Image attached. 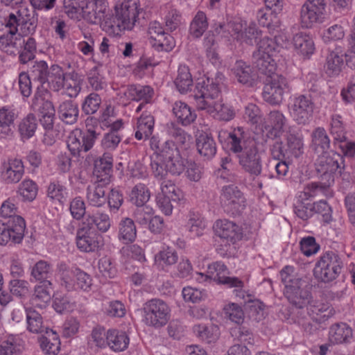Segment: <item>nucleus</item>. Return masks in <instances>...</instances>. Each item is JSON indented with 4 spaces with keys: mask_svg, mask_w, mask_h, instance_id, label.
<instances>
[{
    "mask_svg": "<svg viewBox=\"0 0 355 355\" xmlns=\"http://www.w3.org/2000/svg\"><path fill=\"white\" fill-rule=\"evenodd\" d=\"M3 25L6 31L0 35V49L8 55H16L21 45L18 27L22 21V14L27 13V7L20 5L17 8L3 11Z\"/></svg>",
    "mask_w": 355,
    "mask_h": 355,
    "instance_id": "f257e3e1",
    "label": "nucleus"
},
{
    "mask_svg": "<svg viewBox=\"0 0 355 355\" xmlns=\"http://www.w3.org/2000/svg\"><path fill=\"white\" fill-rule=\"evenodd\" d=\"M85 125L87 130L85 133L80 129H76L71 132L67 137V148L73 157H83V154L92 148L99 135L95 130L98 125L97 119L87 117Z\"/></svg>",
    "mask_w": 355,
    "mask_h": 355,
    "instance_id": "f03ea898",
    "label": "nucleus"
},
{
    "mask_svg": "<svg viewBox=\"0 0 355 355\" xmlns=\"http://www.w3.org/2000/svg\"><path fill=\"white\" fill-rule=\"evenodd\" d=\"M114 10L110 28L113 34L118 35L123 31L133 29L141 8L139 0H121L116 4Z\"/></svg>",
    "mask_w": 355,
    "mask_h": 355,
    "instance_id": "7ed1b4c3",
    "label": "nucleus"
},
{
    "mask_svg": "<svg viewBox=\"0 0 355 355\" xmlns=\"http://www.w3.org/2000/svg\"><path fill=\"white\" fill-rule=\"evenodd\" d=\"M219 200L223 211L232 217L241 216L248 205L244 193L234 184L222 187Z\"/></svg>",
    "mask_w": 355,
    "mask_h": 355,
    "instance_id": "20e7f679",
    "label": "nucleus"
},
{
    "mask_svg": "<svg viewBox=\"0 0 355 355\" xmlns=\"http://www.w3.org/2000/svg\"><path fill=\"white\" fill-rule=\"evenodd\" d=\"M171 308L164 300L153 298L148 300L143 306V322L155 329L164 327L171 318Z\"/></svg>",
    "mask_w": 355,
    "mask_h": 355,
    "instance_id": "39448f33",
    "label": "nucleus"
},
{
    "mask_svg": "<svg viewBox=\"0 0 355 355\" xmlns=\"http://www.w3.org/2000/svg\"><path fill=\"white\" fill-rule=\"evenodd\" d=\"M306 316L297 315L295 322L306 331L311 333L313 328L311 320L316 323L326 321L334 314V310L330 304L324 300H311L306 306Z\"/></svg>",
    "mask_w": 355,
    "mask_h": 355,
    "instance_id": "423d86ee",
    "label": "nucleus"
},
{
    "mask_svg": "<svg viewBox=\"0 0 355 355\" xmlns=\"http://www.w3.org/2000/svg\"><path fill=\"white\" fill-rule=\"evenodd\" d=\"M325 0H306L301 6L299 24L302 28L311 29L324 22L327 18Z\"/></svg>",
    "mask_w": 355,
    "mask_h": 355,
    "instance_id": "0eeeda50",
    "label": "nucleus"
},
{
    "mask_svg": "<svg viewBox=\"0 0 355 355\" xmlns=\"http://www.w3.org/2000/svg\"><path fill=\"white\" fill-rule=\"evenodd\" d=\"M342 266L340 257L332 251H327L320 256L314 273L322 282H329L337 278L341 272Z\"/></svg>",
    "mask_w": 355,
    "mask_h": 355,
    "instance_id": "6e6552de",
    "label": "nucleus"
},
{
    "mask_svg": "<svg viewBox=\"0 0 355 355\" xmlns=\"http://www.w3.org/2000/svg\"><path fill=\"white\" fill-rule=\"evenodd\" d=\"M194 94L196 107L201 110H212L215 99L219 96L220 89L218 83L209 78L202 79L196 85Z\"/></svg>",
    "mask_w": 355,
    "mask_h": 355,
    "instance_id": "1a4fd4ad",
    "label": "nucleus"
},
{
    "mask_svg": "<svg viewBox=\"0 0 355 355\" xmlns=\"http://www.w3.org/2000/svg\"><path fill=\"white\" fill-rule=\"evenodd\" d=\"M215 235L228 245H235L241 241L245 234L242 225L227 218L218 219L213 226Z\"/></svg>",
    "mask_w": 355,
    "mask_h": 355,
    "instance_id": "9d476101",
    "label": "nucleus"
},
{
    "mask_svg": "<svg viewBox=\"0 0 355 355\" xmlns=\"http://www.w3.org/2000/svg\"><path fill=\"white\" fill-rule=\"evenodd\" d=\"M290 90L288 79L282 75H275L263 86L262 97L270 105H277L282 103L284 93Z\"/></svg>",
    "mask_w": 355,
    "mask_h": 355,
    "instance_id": "9b49d317",
    "label": "nucleus"
},
{
    "mask_svg": "<svg viewBox=\"0 0 355 355\" xmlns=\"http://www.w3.org/2000/svg\"><path fill=\"white\" fill-rule=\"evenodd\" d=\"M162 156L169 173L180 175L185 169V160L175 142L168 140L161 143Z\"/></svg>",
    "mask_w": 355,
    "mask_h": 355,
    "instance_id": "f8f14e48",
    "label": "nucleus"
},
{
    "mask_svg": "<svg viewBox=\"0 0 355 355\" xmlns=\"http://www.w3.org/2000/svg\"><path fill=\"white\" fill-rule=\"evenodd\" d=\"M76 243L81 252H93L103 246V239L96 230H92L81 224L76 232Z\"/></svg>",
    "mask_w": 355,
    "mask_h": 355,
    "instance_id": "ddd939ff",
    "label": "nucleus"
},
{
    "mask_svg": "<svg viewBox=\"0 0 355 355\" xmlns=\"http://www.w3.org/2000/svg\"><path fill=\"white\" fill-rule=\"evenodd\" d=\"M314 103L311 96L299 94L293 98L291 114L298 124H306L313 116Z\"/></svg>",
    "mask_w": 355,
    "mask_h": 355,
    "instance_id": "4468645a",
    "label": "nucleus"
},
{
    "mask_svg": "<svg viewBox=\"0 0 355 355\" xmlns=\"http://www.w3.org/2000/svg\"><path fill=\"white\" fill-rule=\"evenodd\" d=\"M207 277L219 284L226 285L229 288H242L244 283L239 278L229 277L227 267L221 261H216L208 266Z\"/></svg>",
    "mask_w": 355,
    "mask_h": 355,
    "instance_id": "2eb2a0df",
    "label": "nucleus"
},
{
    "mask_svg": "<svg viewBox=\"0 0 355 355\" xmlns=\"http://www.w3.org/2000/svg\"><path fill=\"white\" fill-rule=\"evenodd\" d=\"M236 157L239 164L245 172L254 177H257L261 174L262 171L261 159L255 144L238 154Z\"/></svg>",
    "mask_w": 355,
    "mask_h": 355,
    "instance_id": "dca6fc26",
    "label": "nucleus"
},
{
    "mask_svg": "<svg viewBox=\"0 0 355 355\" xmlns=\"http://www.w3.org/2000/svg\"><path fill=\"white\" fill-rule=\"evenodd\" d=\"M315 169L322 181L334 184L335 174L339 168L338 159L328 152L322 153L315 162Z\"/></svg>",
    "mask_w": 355,
    "mask_h": 355,
    "instance_id": "f3484780",
    "label": "nucleus"
},
{
    "mask_svg": "<svg viewBox=\"0 0 355 355\" xmlns=\"http://www.w3.org/2000/svg\"><path fill=\"white\" fill-rule=\"evenodd\" d=\"M24 174V166L21 159L17 158L8 159L1 166L0 178L1 181L7 184L19 182Z\"/></svg>",
    "mask_w": 355,
    "mask_h": 355,
    "instance_id": "a211bd4d",
    "label": "nucleus"
},
{
    "mask_svg": "<svg viewBox=\"0 0 355 355\" xmlns=\"http://www.w3.org/2000/svg\"><path fill=\"white\" fill-rule=\"evenodd\" d=\"M150 147L154 151L150 162L152 174L157 180H164L169 171L162 156L160 140L152 137L150 139Z\"/></svg>",
    "mask_w": 355,
    "mask_h": 355,
    "instance_id": "6ab92c4d",
    "label": "nucleus"
},
{
    "mask_svg": "<svg viewBox=\"0 0 355 355\" xmlns=\"http://www.w3.org/2000/svg\"><path fill=\"white\" fill-rule=\"evenodd\" d=\"M230 150L236 155L255 144L243 128L238 127L230 132L227 138Z\"/></svg>",
    "mask_w": 355,
    "mask_h": 355,
    "instance_id": "aec40b11",
    "label": "nucleus"
},
{
    "mask_svg": "<svg viewBox=\"0 0 355 355\" xmlns=\"http://www.w3.org/2000/svg\"><path fill=\"white\" fill-rule=\"evenodd\" d=\"M231 71L234 78L246 87H252L258 83L257 73L250 64L243 60H237Z\"/></svg>",
    "mask_w": 355,
    "mask_h": 355,
    "instance_id": "412c9836",
    "label": "nucleus"
},
{
    "mask_svg": "<svg viewBox=\"0 0 355 355\" xmlns=\"http://www.w3.org/2000/svg\"><path fill=\"white\" fill-rule=\"evenodd\" d=\"M353 339V329L346 322H336L329 328L328 341L331 345L351 343Z\"/></svg>",
    "mask_w": 355,
    "mask_h": 355,
    "instance_id": "4be33fe9",
    "label": "nucleus"
},
{
    "mask_svg": "<svg viewBox=\"0 0 355 355\" xmlns=\"http://www.w3.org/2000/svg\"><path fill=\"white\" fill-rule=\"evenodd\" d=\"M294 49L304 59H309L314 53L315 47L311 35L304 32H298L292 39Z\"/></svg>",
    "mask_w": 355,
    "mask_h": 355,
    "instance_id": "5701e85b",
    "label": "nucleus"
},
{
    "mask_svg": "<svg viewBox=\"0 0 355 355\" xmlns=\"http://www.w3.org/2000/svg\"><path fill=\"white\" fill-rule=\"evenodd\" d=\"M128 96L135 101H142L137 107L136 113L140 112L147 104L152 102L154 89L148 85H132L128 88Z\"/></svg>",
    "mask_w": 355,
    "mask_h": 355,
    "instance_id": "b1692460",
    "label": "nucleus"
},
{
    "mask_svg": "<svg viewBox=\"0 0 355 355\" xmlns=\"http://www.w3.org/2000/svg\"><path fill=\"white\" fill-rule=\"evenodd\" d=\"M154 125V116L150 112L144 110L140 116L137 118L134 127L135 138L139 141L148 139L153 134Z\"/></svg>",
    "mask_w": 355,
    "mask_h": 355,
    "instance_id": "393cba45",
    "label": "nucleus"
},
{
    "mask_svg": "<svg viewBox=\"0 0 355 355\" xmlns=\"http://www.w3.org/2000/svg\"><path fill=\"white\" fill-rule=\"evenodd\" d=\"M172 112L177 122L184 127L190 125L197 119L196 110L182 101H177L173 103Z\"/></svg>",
    "mask_w": 355,
    "mask_h": 355,
    "instance_id": "a878e982",
    "label": "nucleus"
},
{
    "mask_svg": "<svg viewBox=\"0 0 355 355\" xmlns=\"http://www.w3.org/2000/svg\"><path fill=\"white\" fill-rule=\"evenodd\" d=\"M81 224L92 230L96 227L98 232L105 233L111 227V219L108 214L97 211L87 214Z\"/></svg>",
    "mask_w": 355,
    "mask_h": 355,
    "instance_id": "bb28decb",
    "label": "nucleus"
},
{
    "mask_svg": "<svg viewBox=\"0 0 355 355\" xmlns=\"http://www.w3.org/2000/svg\"><path fill=\"white\" fill-rule=\"evenodd\" d=\"M107 346L113 352H123L128 347L130 338L124 331L110 329L107 331Z\"/></svg>",
    "mask_w": 355,
    "mask_h": 355,
    "instance_id": "cd10ccee",
    "label": "nucleus"
},
{
    "mask_svg": "<svg viewBox=\"0 0 355 355\" xmlns=\"http://www.w3.org/2000/svg\"><path fill=\"white\" fill-rule=\"evenodd\" d=\"M289 303L298 309L306 307L312 299L311 293L303 284L284 293Z\"/></svg>",
    "mask_w": 355,
    "mask_h": 355,
    "instance_id": "c85d7f7f",
    "label": "nucleus"
},
{
    "mask_svg": "<svg viewBox=\"0 0 355 355\" xmlns=\"http://www.w3.org/2000/svg\"><path fill=\"white\" fill-rule=\"evenodd\" d=\"M17 117L14 109L8 106L0 108V136L11 137L13 135L14 121Z\"/></svg>",
    "mask_w": 355,
    "mask_h": 355,
    "instance_id": "c756f323",
    "label": "nucleus"
},
{
    "mask_svg": "<svg viewBox=\"0 0 355 355\" xmlns=\"http://www.w3.org/2000/svg\"><path fill=\"white\" fill-rule=\"evenodd\" d=\"M92 278L89 274L79 268H76L74 270V275L65 287L69 291L82 290L89 291L92 290Z\"/></svg>",
    "mask_w": 355,
    "mask_h": 355,
    "instance_id": "7c9ffc66",
    "label": "nucleus"
},
{
    "mask_svg": "<svg viewBox=\"0 0 355 355\" xmlns=\"http://www.w3.org/2000/svg\"><path fill=\"white\" fill-rule=\"evenodd\" d=\"M50 286H51V282L47 281L35 286L34 293L30 300L32 306L40 309L47 306L51 299Z\"/></svg>",
    "mask_w": 355,
    "mask_h": 355,
    "instance_id": "2f4dec72",
    "label": "nucleus"
},
{
    "mask_svg": "<svg viewBox=\"0 0 355 355\" xmlns=\"http://www.w3.org/2000/svg\"><path fill=\"white\" fill-rule=\"evenodd\" d=\"M333 184L327 181L312 182L307 184L303 191L304 198H315L319 195H322L327 198H331L334 196V191L331 189Z\"/></svg>",
    "mask_w": 355,
    "mask_h": 355,
    "instance_id": "473e14b6",
    "label": "nucleus"
},
{
    "mask_svg": "<svg viewBox=\"0 0 355 355\" xmlns=\"http://www.w3.org/2000/svg\"><path fill=\"white\" fill-rule=\"evenodd\" d=\"M285 144L287 153L290 158L299 157L304 153V144L302 135L294 130L289 129L286 134Z\"/></svg>",
    "mask_w": 355,
    "mask_h": 355,
    "instance_id": "72a5a7b5",
    "label": "nucleus"
},
{
    "mask_svg": "<svg viewBox=\"0 0 355 355\" xmlns=\"http://www.w3.org/2000/svg\"><path fill=\"white\" fill-rule=\"evenodd\" d=\"M106 188L100 182L94 183L87 188L86 198L89 205L100 207L106 202Z\"/></svg>",
    "mask_w": 355,
    "mask_h": 355,
    "instance_id": "f704fd0d",
    "label": "nucleus"
},
{
    "mask_svg": "<svg viewBox=\"0 0 355 355\" xmlns=\"http://www.w3.org/2000/svg\"><path fill=\"white\" fill-rule=\"evenodd\" d=\"M282 283L284 286V293L288 291L299 288V286L305 282L298 276L295 272V267L292 266H285L279 272Z\"/></svg>",
    "mask_w": 355,
    "mask_h": 355,
    "instance_id": "c9c22d12",
    "label": "nucleus"
},
{
    "mask_svg": "<svg viewBox=\"0 0 355 355\" xmlns=\"http://www.w3.org/2000/svg\"><path fill=\"white\" fill-rule=\"evenodd\" d=\"M68 196L67 187L61 181H51L46 187V196L52 202L63 205Z\"/></svg>",
    "mask_w": 355,
    "mask_h": 355,
    "instance_id": "e433bc0d",
    "label": "nucleus"
},
{
    "mask_svg": "<svg viewBox=\"0 0 355 355\" xmlns=\"http://www.w3.org/2000/svg\"><path fill=\"white\" fill-rule=\"evenodd\" d=\"M137 238L135 222L130 218H123L119 224L118 239L123 244L133 243Z\"/></svg>",
    "mask_w": 355,
    "mask_h": 355,
    "instance_id": "4c0bfd02",
    "label": "nucleus"
},
{
    "mask_svg": "<svg viewBox=\"0 0 355 355\" xmlns=\"http://www.w3.org/2000/svg\"><path fill=\"white\" fill-rule=\"evenodd\" d=\"M24 345V340L19 336L10 335L0 341V355H18Z\"/></svg>",
    "mask_w": 355,
    "mask_h": 355,
    "instance_id": "58836bf2",
    "label": "nucleus"
},
{
    "mask_svg": "<svg viewBox=\"0 0 355 355\" xmlns=\"http://www.w3.org/2000/svg\"><path fill=\"white\" fill-rule=\"evenodd\" d=\"M58 113L63 122L67 124H73L78 120L79 110L75 102L65 101L59 105Z\"/></svg>",
    "mask_w": 355,
    "mask_h": 355,
    "instance_id": "ea45409f",
    "label": "nucleus"
},
{
    "mask_svg": "<svg viewBox=\"0 0 355 355\" xmlns=\"http://www.w3.org/2000/svg\"><path fill=\"white\" fill-rule=\"evenodd\" d=\"M10 234L11 243L18 244L21 243L26 230V222L21 216H15L10 219L6 225Z\"/></svg>",
    "mask_w": 355,
    "mask_h": 355,
    "instance_id": "a19ab883",
    "label": "nucleus"
},
{
    "mask_svg": "<svg viewBox=\"0 0 355 355\" xmlns=\"http://www.w3.org/2000/svg\"><path fill=\"white\" fill-rule=\"evenodd\" d=\"M196 335L206 343H215L219 338L220 329L217 325L196 324L193 327Z\"/></svg>",
    "mask_w": 355,
    "mask_h": 355,
    "instance_id": "79ce46f5",
    "label": "nucleus"
},
{
    "mask_svg": "<svg viewBox=\"0 0 355 355\" xmlns=\"http://www.w3.org/2000/svg\"><path fill=\"white\" fill-rule=\"evenodd\" d=\"M48 94L49 92L46 89H40L38 87L33 99V107L38 110L40 115L55 114V109L52 102L46 100V96Z\"/></svg>",
    "mask_w": 355,
    "mask_h": 355,
    "instance_id": "37998d69",
    "label": "nucleus"
},
{
    "mask_svg": "<svg viewBox=\"0 0 355 355\" xmlns=\"http://www.w3.org/2000/svg\"><path fill=\"white\" fill-rule=\"evenodd\" d=\"M245 25V21L236 18L228 21L227 24H220L218 28H216V31L218 34L220 33L221 31H227L232 37L240 42V40L243 38Z\"/></svg>",
    "mask_w": 355,
    "mask_h": 355,
    "instance_id": "c03bdc74",
    "label": "nucleus"
},
{
    "mask_svg": "<svg viewBox=\"0 0 355 355\" xmlns=\"http://www.w3.org/2000/svg\"><path fill=\"white\" fill-rule=\"evenodd\" d=\"M208 26L209 22L206 14L199 10L190 23L189 34L194 39H200L205 33Z\"/></svg>",
    "mask_w": 355,
    "mask_h": 355,
    "instance_id": "a18cd8bd",
    "label": "nucleus"
},
{
    "mask_svg": "<svg viewBox=\"0 0 355 355\" xmlns=\"http://www.w3.org/2000/svg\"><path fill=\"white\" fill-rule=\"evenodd\" d=\"M266 123L265 128H270L274 132L275 136L277 137L284 131L287 119L281 111L272 110L268 114Z\"/></svg>",
    "mask_w": 355,
    "mask_h": 355,
    "instance_id": "49530a36",
    "label": "nucleus"
},
{
    "mask_svg": "<svg viewBox=\"0 0 355 355\" xmlns=\"http://www.w3.org/2000/svg\"><path fill=\"white\" fill-rule=\"evenodd\" d=\"M46 333V336L40 339V347L49 355H56L60 349L59 336L52 330Z\"/></svg>",
    "mask_w": 355,
    "mask_h": 355,
    "instance_id": "de8ad7c7",
    "label": "nucleus"
},
{
    "mask_svg": "<svg viewBox=\"0 0 355 355\" xmlns=\"http://www.w3.org/2000/svg\"><path fill=\"white\" fill-rule=\"evenodd\" d=\"M178 259L176 251L169 247L160 250L155 256V264L163 270H168V267L175 264Z\"/></svg>",
    "mask_w": 355,
    "mask_h": 355,
    "instance_id": "09e8293b",
    "label": "nucleus"
},
{
    "mask_svg": "<svg viewBox=\"0 0 355 355\" xmlns=\"http://www.w3.org/2000/svg\"><path fill=\"white\" fill-rule=\"evenodd\" d=\"M206 225L203 218L198 213L190 212L186 224L191 238L199 237L203 234Z\"/></svg>",
    "mask_w": 355,
    "mask_h": 355,
    "instance_id": "8fccbe9b",
    "label": "nucleus"
},
{
    "mask_svg": "<svg viewBox=\"0 0 355 355\" xmlns=\"http://www.w3.org/2000/svg\"><path fill=\"white\" fill-rule=\"evenodd\" d=\"M53 274V266L51 263L45 260H39L31 268V276L36 281L42 283L49 281Z\"/></svg>",
    "mask_w": 355,
    "mask_h": 355,
    "instance_id": "3c124183",
    "label": "nucleus"
},
{
    "mask_svg": "<svg viewBox=\"0 0 355 355\" xmlns=\"http://www.w3.org/2000/svg\"><path fill=\"white\" fill-rule=\"evenodd\" d=\"M343 64V55H339L338 52L331 51L326 59L324 67L325 73L329 77L336 76L341 72Z\"/></svg>",
    "mask_w": 355,
    "mask_h": 355,
    "instance_id": "603ef678",
    "label": "nucleus"
},
{
    "mask_svg": "<svg viewBox=\"0 0 355 355\" xmlns=\"http://www.w3.org/2000/svg\"><path fill=\"white\" fill-rule=\"evenodd\" d=\"M23 202L33 201L38 193V186L31 179H24L19 184L17 191Z\"/></svg>",
    "mask_w": 355,
    "mask_h": 355,
    "instance_id": "864d4df0",
    "label": "nucleus"
},
{
    "mask_svg": "<svg viewBox=\"0 0 355 355\" xmlns=\"http://www.w3.org/2000/svg\"><path fill=\"white\" fill-rule=\"evenodd\" d=\"M196 146L199 153L207 159L212 157L216 153V143L213 137L207 134L199 135Z\"/></svg>",
    "mask_w": 355,
    "mask_h": 355,
    "instance_id": "5fc2aeb1",
    "label": "nucleus"
},
{
    "mask_svg": "<svg viewBox=\"0 0 355 355\" xmlns=\"http://www.w3.org/2000/svg\"><path fill=\"white\" fill-rule=\"evenodd\" d=\"M174 83L178 90L182 94L187 93L191 89L193 78L188 67L184 65L178 68V76Z\"/></svg>",
    "mask_w": 355,
    "mask_h": 355,
    "instance_id": "6e6d98bb",
    "label": "nucleus"
},
{
    "mask_svg": "<svg viewBox=\"0 0 355 355\" xmlns=\"http://www.w3.org/2000/svg\"><path fill=\"white\" fill-rule=\"evenodd\" d=\"M329 126V132L333 137L334 142L347 139L346 125L341 115L338 114H332L330 118Z\"/></svg>",
    "mask_w": 355,
    "mask_h": 355,
    "instance_id": "4d7b16f0",
    "label": "nucleus"
},
{
    "mask_svg": "<svg viewBox=\"0 0 355 355\" xmlns=\"http://www.w3.org/2000/svg\"><path fill=\"white\" fill-rule=\"evenodd\" d=\"M150 197V190L143 183H138L135 185L129 194L130 202L136 206L144 205L149 200Z\"/></svg>",
    "mask_w": 355,
    "mask_h": 355,
    "instance_id": "13d9d810",
    "label": "nucleus"
},
{
    "mask_svg": "<svg viewBox=\"0 0 355 355\" xmlns=\"http://www.w3.org/2000/svg\"><path fill=\"white\" fill-rule=\"evenodd\" d=\"M253 60L256 68L261 73L270 78L277 75V64L272 57H253Z\"/></svg>",
    "mask_w": 355,
    "mask_h": 355,
    "instance_id": "bf43d9fd",
    "label": "nucleus"
},
{
    "mask_svg": "<svg viewBox=\"0 0 355 355\" xmlns=\"http://www.w3.org/2000/svg\"><path fill=\"white\" fill-rule=\"evenodd\" d=\"M65 76L63 69L58 64L51 66L46 82L54 91H59L64 86Z\"/></svg>",
    "mask_w": 355,
    "mask_h": 355,
    "instance_id": "052dcab7",
    "label": "nucleus"
},
{
    "mask_svg": "<svg viewBox=\"0 0 355 355\" xmlns=\"http://www.w3.org/2000/svg\"><path fill=\"white\" fill-rule=\"evenodd\" d=\"M37 123L35 116L28 114L24 118L18 125V130L23 140L31 138L37 129Z\"/></svg>",
    "mask_w": 355,
    "mask_h": 355,
    "instance_id": "680f3d73",
    "label": "nucleus"
},
{
    "mask_svg": "<svg viewBox=\"0 0 355 355\" xmlns=\"http://www.w3.org/2000/svg\"><path fill=\"white\" fill-rule=\"evenodd\" d=\"M98 0L89 2L82 9L83 19L90 24H98L103 16L102 8L98 6Z\"/></svg>",
    "mask_w": 355,
    "mask_h": 355,
    "instance_id": "e2e57ef3",
    "label": "nucleus"
},
{
    "mask_svg": "<svg viewBox=\"0 0 355 355\" xmlns=\"http://www.w3.org/2000/svg\"><path fill=\"white\" fill-rule=\"evenodd\" d=\"M27 329L33 334H40L45 331L43 318L40 313L36 311L28 309H26Z\"/></svg>",
    "mask_w": 355,
    "mask_h": 355,
    "instance_id": "0e129e2a",
    "label": "nucleus"
},
{
    "mask_svg": "<svg viewBox=\"0 0 355 355\" xmlns=\"http://www.w3.org/2000/svg\"><path fill=\"white\" fill-rule=\"evenodd\" d=\"M22 21L20 24V39L22 37H32L37 28V19L35 18L33 12L27 8V13L22 14Z\"/></svg>",
    "mask_w": 355,
    "mask_h": 355,
    "instance_id": "69168bd1",
    "label": "nucleus"
},
{
    "mask_svg": "<svg viewBox=\"0 0 355 355\" xmlns=\"http://www.w3.org/2000/svg\"><path fill=\"white\" fill-rule=\"evenodd\" d=\"M22 43L24 46L19 52V60L21 63L26 64L35 58L37 44L33 37H28L27 39L24 38Z\"/></svg>",
    "mask_w": 355,
    "mask_h": 355,
    "instance_id": "338daca9",
    "label": "nucleus"
},
{
    "mask_svg": "<svg viewBox=\"0 0 355 355\" xmlns=\"http://www.w3.org/2000/svg\"><path fill=\"white\" fill-rule=\"evenodd\" d=\"M277 44L272 38L268 36L262 37L257 44V50L253 53L252 57H272L275 51Z\"/></svg>",
    "mask_w": 355,
    "mask_h": 355,
    "instance_id": "774afa93",
    "label": "nucleus"
}]
</instances>
